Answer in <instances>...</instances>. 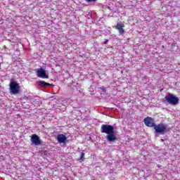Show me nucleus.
<instances>
[{
    "instance_id": "nucleus-1",
    "label": "nucleus",
    "mask_w": 180,
    "mask_h": 180,
    "mask_svg": "<svg viewBox=\"0 0 180 180\" xmlns=\"http://www.w3.org/2000/svg\"><path fill=\"white\" fill-rule=\"evenodd\" d=\"M101 133L107 134L105 139L110 143H113L117 140L116 131H115V127L110 124H102L101 128Z\"/></svg>"
},
{
    "instance_id": "nucleus-2",
    "label": "nucleus",
    "mask_w": 180,
    "mask_h": 180,
    "mask_svg": "<svg viewBox=\"0 0 180 180\" xmlns=\"http://www.w3.org/2000/svg\"><path fill=\"white\" fill-rule=\"evenodd\" d=\"M154 130L155 134H165V133H168L171 130V128H168V124H167L160 123L155 125Z\"/></svg>"
},
{
    "instance_id": "nucleus-3",
    "label": "nucleus",
    "mask_w": 180,
    "mask_h": 180,
    "mask_svg": "<svg viewBox=\"0 0 180 180\" xmlns=\"http://www.w3.org/2000/svg\"><path fill=\"white\" fill-rule=\"evenodd\" d=\"M165 99L166 102L169 103V105H176L178 103H179V98L171 93L167 94V95L165 97Z\"/></svg>"
},
{
    "instance_id": "nucleus-4",
    "label": "nucleus",
    "mask_w": 180,
    "mask_h": 180,
    "mask_svg": "<svg viewBox=\"0 0 180 180\" xmlns=\"http://www.w3.org/2000/svg\"><path fill=\"white\" fill-rule=\"evenodd\" d=\"M20 91L19 83L12 80L10 82V92L12 95H18Z\"/></svg>"
},
{
    "instance_id": "nucleus-5",
    "label": "nucleus",
    "mask_w": 180,
    "mask_h": 180,
    "mask_svg": "<svg viewBox=\"0 0 180 180\" xmlns=\"http://www.w3.org/2000/svg\"><path fill=\"white\" fill-rule=\"evenodd\" d=\"M36 72L39 78L49 79V75L46 73V70H44L43 68H38Z\"/></svg>"
},
{
    "instance_id": "nucleus-6",
    "label": "nucleus",
    "mask_w": 180,
    "mask_h": 180,
    "mask_svg": "<svg viewBox=\"0 0 180 180\" xmlns=\"http://www.w3.org/2000/svg\"><path fill=\"white\" fill-rule=\"evenodd\" d=\"M31 142L34 146H40L41 144V141H40V137L37 134H32L31 136Z\"/></svg>"
},
{
    "instance_id": "nucleus-7",
    "label": "nucleus",
    "mask_w": 180,
    "mask_h": 180,
    "mask_svg": "<svg viewBox=\"0 0 180 180\" xmlns=\"http://www.w3.org/2000/svg\"><path fill=\"white\" fill-rule=\"evenodd\" d=\"M143 122L148 127H155V123L154 122V120L150 117H148L143 120Z\"/></svg>"
},
{
    "instance_id": "nucleus-8",
    "label": "nucleus",
    "mask_w": 180,
    "mask_h": 180,
    "mask_svg": "<svg viewBox=\"0 0 180 180\" xmlns=\"http://www.w3.org/2000/svg\"><path fill=\"white\" fill-rule=\"evenodd\" d=\"M37 85H39V86H42L44 88H46L47 86H54V84H50V83H47L44 81H39L37 82Z\"/></svg>"
},
{
    "instance_id": "nucleus-9",
    "label": "nucleus",
    "mask_w": 180,
    "mask_h": 180,
    "mask_svg": "<svg viewBox=\"0 0 180 180\" xmlns=\"http://www.w3.org/2000/svg\"><path fill=\"white\" fill-rule=\"evenodd\" d=\"M57 141L58 143H65L67 141V136L65 135L60 134L57 136Z\"/></svg>"
},
{
    "instance_id": "nucleus-10",
    "label": "nucleus",
    "mask_w": 180,
    "mask_h": 180,
    "mask_svg": "<svg viewBox=\"0 0 180 180\" xmlns=\"http://www.w3.org/2000/svg\"><path fill=\"white\" fill-rule=\"evenodd\" d=\"M124 27V24L123 23H117V25H116V29H117L120 34H123V33H124V30L123 29Z\"/></svg>"
},
{
    "instance_id": "nucleus-11",
    "label": "nucleus",
    "mask_w": 180,
    "mask_h": 180,
    "mask_svg": "<svg viewBox=\"0 0 180 180\" xmlns=\"http://www.w3.org/2000/svg\"><path fill=\"white\" fill-rule=\"evenodd\" d=\"M85 153H80V158H79V160H82V161H84V160H85Z\"/></svg>"
},
{
    "instance_id": "nucleus-12",
    "label": "nucleus",
    "mask_w": 180,
    "mask_h": 180,
    "mask_svg": "<svg viewBox=\"0 0 180 180\" xmlns=\"http://www.w3.org/2000/svg\"><path fill=\"white\" fill-rule=\"evenodd\" d=\"M101 89L103 92H104V94H106V88H105V86H102L101 87Z\"/></svg>"
},
{
    "instance_id": "nucleus-13",
    "label": "nucleus",
    "mask_w": 180,
    "mask_h": 180,
    "mask_svg": "<svg viewBox=\"0 0 180 180\" xmlns=\"http://www.w3.org/2000/svg\"><path fill=\"white\" fill-rule=\"evenodd\" d=\"M86 2H89V3L96 2V0H86Z\"/></svg>"
},
{
    "instance_id": "nucleus-14",
    "label": "nucleus",
    "mask_w": 180,
    "mask_h": 180,
    "mask_svg": "<svg viewBox=\"0 0 180 180\" xmlns=\"http://www.w3.org/2000/svg\"><path fill=\"white\" fill-rule=\"evenodd\" d=\"M108 42H109V39H105V41L103 42V44H108Z\"/></svg>"
},
{
    "instance_id": "nucleus-15",
    "label": "nucleus",
    "mask_w": 180,
    "mask_h": 180,
    "mask_svg": "<svg viewBox=\"0 0 180 180\" xmlns=\"http://www.w3.org/2000/svg\"><path fill=\"white\" fill-rule=\"evenodd\" d=\"M25 99H28V97H27V96H25Z\"/></svg>"
}]
</instances>
